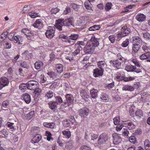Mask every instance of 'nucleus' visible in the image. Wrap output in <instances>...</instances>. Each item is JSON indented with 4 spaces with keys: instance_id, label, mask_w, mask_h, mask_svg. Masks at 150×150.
Here are the masks:
<instances>
[{
    "instance_id": "obj_63",
    "label": "nucleus",
    "mask_w": 150,
    "mask_h": 150,
    "mask_svg": "<svg viewBox=\"0 0 150 150\" xmlns=\"http://www.w3.org/2000/svg\"><path fill=\"white\" fill-rule=\"evenodd\" d=\"M135 114L136 116L141 117L143 114L142 112L140 110H138L136 111Z\"/></svg>"
},
{
    "instance_id": "obj_16",
    "label": "nucleus",
    "mask_w": 150,
    "mask_h": 150,
    "mask_svg": "<svg viewBox=\"0 0 150 150\" xmlns=\"http://www.w3.org/2000/svg\"><path fill=\"white\" fill-rule=\"evenodd\" d=\"M22 99L24 100L27 104L29 103L31 101V97L30 95L28 93H25L22 96Z\"/></svg>"
},
{
    "instance_id": "obj_31",
    "label": "nucleus",
    "mask_w": 150,
    "mask_h": 150,
    "mask_svg": "<svg viewBox=\"0 0 150 150\" xmlns=\"http://www.w3.org/2000/svg\"><path fill=\"white\" fill-rule=\"evenodd\" d=\"M57 70V72L59 73H60L63 71V66L61 64H57L56 65Z\"/></svg>"
},
{
    "instance_id": "obj_33",
    "label": "nucleus",
    "mask_w": 150,
    "mask_h": 150,
    "mask_svg": "<svg viewBox=\"0 0 150 150\" xmlns=\"http://www.w3.org/2000/svg\"><path fill=\"white\" fill-rule=\"evenodd\" d=\"M134 66L131 65H127L125 67V70L128 72H132L134 69Z\"/></svg>"
},
{
    "instance_id": "obj_15",
    "label": "nucleus",
    "mask_w": 150,
    "mask_h": 150,
    "mask_svg": "<svg viewBox=\"0 0 150 150\" xmlns=\"http://www.w3.org/2000/svg\"><path fill=\"white\" fill-rule=\"evenodd\" d=\"M130 32V29L127 26H124L121 28V33H122L123 36L125 37L127 35L129 34Z\"/></svg>"
},
{
    "instance_id": "obj_54",
    "label": "nucleus",
    "mask_w": 150,
    "mask_h": 150,
    "mask_svg": "<svg viewBox=\"0 0 150 150\" xmlns=\"http://www.w3.org/2000/svg\"><path fill=\"white\" fill-rule=\"evenodd\" d=\"M81 150H91L90 147L85 145H83L80 147Z\"/></svg>"
},
{
    "instance_id": "obj_57",
    "label": "nucleus",
    "mask_w": 150,
    "mask_h": 150,
    "mask_svg": "<svg viewBox=\"0 0 150 150\" xmlns=\"http://www.w3.org/2000/svg\"><path fill=\"white\" fill-rule=\"evenodd\" d=\"M59 10L57 7H56L54 8H52L51 11V12L52 14H56L59 11Z\"/></svg>"
},
{
    "instance_id": "obj_2",
    "label": "nucleus",
    "mask_w": 150,
    "mask_h": 150,
    "mask_svg": "<svg viewBox=\"0 0 150 150\" xmlns=\"http://www.w3.org/2000/svg\"><path fill=\"white\" fill-rule=\"evenodd\" d=\"M118 59L121 61V62L117 59L111 60L110 61V65L117 69L120 68L122 63H125L126 61L125 59L121 56L118 57Z\"/></svg>"
},
{
    "instance_id": "obj_5",
    "label": "nucleus",
    "mask_w": 150,
    "mask_h": 150,
    "mask_svg": "<svg viewBox=\"0 0 150 150\" xmlns=\"http://www.w3.org/2000/svg\"><path fill=\"white\" fill-rule=\"evenodd\" d=\"M55 28L54 26H48L45 33L46 37L50 39H51L54 36Z\"/></svg>"
},
{
    "instance_id": "obj_7",
    "label": "nucleus",
    "mask_w": 150,
    "mask_h": 150,
    "mask_svg": "<svg viewBox=\"0 0 150 150\" xmlns=\"http://www.w3.org/2000/svg\"><path fill=\"white\" fill-rule=\"evenodd\" d=\"M117 79L118 81H123L125 82H128L133 80L135 79V77H134L129 76L126 77L123 76L121 75H117Z\"/></svg>"
},
{
    "instance_id": "obj_53",
    "label": "nucleus",
    "mask_w": 150,
    "mask_h": 150,
    "mask_svg": "<svg viewBox=\"0 0 150 150\" xmlns=\"http://www.w3.org/2000/svg\"><path fill=\"white\" fill-rule=\"evenodd\" d=\"M58 86V84L57 82H54L50 86V88L52 89Z\"/></svg>"
},
{
    "instance_id": "obj_8",
    "label": "nucleus",
    "mask_w": 150,
    "mask_h": 150,
    "mask_svg": "<svg viewBox=\"0 0 150 150\" xmlns=\"http://www.w3.org/2000/svg\"><path fill=\"white\" fill-rule=\"evenodd\" d=\"M9 83V81L7 78L3 77L1 78L0 79V89L8 85Z\"/></svg>"
},
{
    "instance_id": "obj_4",
    "label": "nucleus",
    "mask_w": 150,
    "mask_h": 150,
    "mask_svg": "<svg viewBox=\"0 0 150 150\" xmlns=\"http://www.w3.org/2000/svg\"><path fill=\"white\" fill-rule=\"evenodd\" d=\"M108 139V135L105 133H103L100 134L97 143L98 144H103L105 143Z\"/></svg>"
},
{
    "instance_id": "obj_13",
    "label": "nucleus",
    "mask_w": 150,
    "mask_h": 150,
    "mask_svg": "<svg viewBox=\"0 0 150 150\" xmlns=\"http://www.w3.org/2000/svg\"><path fill=\"white\" fill-rule=\"evenodd\" d=\"M33 25L34 27L41 29L43 27V25L42 23V21L41 19L37 20L33 24Z\"/></svg>"
},
{
    "instance_id": "obj_40",
    "label": "nucleus",
    "mask_w": 150,
    "mask_h": 150,
    "mask_svg": "<svg viewBox=\"0 0 150 150\" xmlns=\"http://www.w3.org/2000/svg\"><path fill=\"white\" fill-rule=\"evenodd\" d=\"M6 126L10 129H12V130L15 129L14 128V124L9 122H8L6 124Z\"/></svg>"
},
{
    "instance_id": "obj_58",
    "label": "nucleus",
    "mask_w": 150,
    "mask_h": 150,
    "mask_svg": "<svg viewBox=\"0 0 150 150\" xmlns=\"http://www.w3.org/2000/svg\"><path fill=\"white\" fill-rule=\"evenodd\" d=\"M34 111H31L30 113L28 114L27 117L29 120L31 119L33 117V116L34 114Z\"/></svg>"
},
{
    "instance_id": "obj_60",
    "label": "nucleus",
    "mask_w": 150,
    "mask_h": 150,
    "mask_svg": "<svg viewBox=\"0 0 150 150\" xmlns=\"http://www.w3.org/2000/svg\"><path fill=\"white\" fill-rule=\"evenodd\" d=\"M116 36L117 37V40L118 41H119L122 37H124L123 36L121 32L119 33L118 34H117Z\"/></svg>"
},
{
    "instance_id": "obj_17",
    "label": "nucleus",
    "mask_w": 150,
    "mask_h": 150,
    "mask_svg": "<svg viewBox=\"0 0 150 150\" xmlns=\"http://www.w3.org/2000/svg\"><path fill=\"white\" fill-rule=\"evenodd\" d=\"M103 69H99L96 68L93 70V75L95 77H98L99 76H101L103 74Z\"/></svg>"
},
{
    "instance_id": "obj_42",
    "label": "nucleus",
    "mask_w": 150,
    "mask_h": 150,
    "mask_svg": "<svg viewBox=\"0 0 150 150\" xmlns=\"http://www.w3.org/2000/svg\"><path fill=\"white\" fill-rule=\"evenodd\" d=\"M85 7L87 10H91L92 11H93V9H92V4L89 5V4L87 2H86L84 3Z\"/></svg>"
},
{
    "instance_id": "obj_48",
    "label": "nucleus",
    "mask_w": 150,
    "mask_h": 150,
    "mask_svg": "<svg viewBox=\"0 0 150 150\" xmlns=\"http://www.w3.org/2000/svg\"><path fill=\"white\" fill-rule=\"evenodd\" d=\"M129 43V39H126L125 41H124L121 44V45L123 47H126L127 46Z\"/></svg>"
},
{
    "instance_id": "obj_22",
    "label": "nucleus",
    "mask_w": 150,
    "mask_h": 150,
    "mask_svg": "<svg viewBox=\"0 0 150 150\" xmlns=\"http://www.w3.org/2000/svg\"><path fill=\"white\" fill-rule=\"evenodd\" d=\"M141 47L140 44L135 43L133 44L132 52L134 53H137Z\"/></svg>"
},
{
    "instance_id": "obj_1",
    "label": "nucleus",
    "mask_w": 150,
    "mask_h": 150,
    "mask_svg": "<svg viewBox=\"0 0 150 150\" xmlns=\"http://www.w3.org/2000/svg\"><path fill=\"white\" fill-rule=\"evenodd\" d=\"M56 27L60 31L65 30L66 26L69 28H73L74 27L73 18L70 17L67 19H59L57 20Z\"/></svg>"
},
{
    "instance_id": "obj_27",
    "label": "nucleus",
    "mask_w": 150,
    "mask_h": 150,
    "mask_svg": "<svg viewBox=\"0 0 150 150\" xmlns=\"http://www.w3.org/2000/svg\"><path fill=\"white\" fill-rule=\"evenodd\" d=\"M123 90L132 91L134 90V88L132 86L128 85H125L122 88Z\"/></svg>"
},
{
    "instance_id": "obj_35",
    "label": "nucleus",
    "mask_w": 150,
    "mask_h": 150,
    "mask_svg": "<svg viewBox=\"0 0 150 150\" xmlns=\"http://www.w3.org/2000/svg\"><path fill=\"white\" fill-rule=\"evenodd\" d=\"M26 88H28L27 83L25 84L23 83L20 85L19 88L22 91H24L26 89Z\"/></svg>"
},
{
    "instance_id": "obj_23",
    "label": "nucleus",
    "mask_w": 150,
    "mask_h": 150,
    "mask_svg": "<svg viewBox=\"0 0 150 150\" xmlns=\"http://www.w3.org/2000/svg\"><path fill=\"white\" fill-rule=\"evenodd\" d=\"M98 91L97 90L93 88L91 90L90 92L91 97L93 98H96L98 97Z\"/></svg>"
},
{
    "instance_id": "obj_14",
    "label": "nucleus",
    "mask_w": 150,
    "mask_h": 150,
    "mask_svg": "<svg viewBox=\"0 0 150 150\" xmlns=\"http://www.w3.org/2000/svg\"><path fill=\"white\" fill-rule=\"evenodd\" d=\"M113 143L115 144H117L120 143L121 141V138L117 134H112Z\"/></svg>"
},
{
    "instance_id": "obj_56",
    "label": "nucleus",
    "mask_w": 150,
    "mask_h": 150,
    "mask_svg": "<svg viewBox=\"0 0 150 150\" xmlns=\"http://www.w3.org/2000/svg\"><path fill=\"white\" fill-rule=\"evenodd\" d=\"M116 127V130L117 131H120L122 128L123 125L121 123H119L117 125Z\"/></svg>"
},
{
    "instance_id": "obj_11",
    "label": "nucleus",
    "mask_w": 150,
    "mask_h": 150,
    "mask_svg": "<svg viewBox=\"0 0 150 150\" xmlns=\"http://www.w3.org/2000/svg\"><path fill=\"white\" fill-rule=\"evenodd\" d=\"M89 42L85 46L84 48V50L86 54H90L93 52V48L91 45H90Z\"/></svg>"
},
{
    "instance_id": "obj_10",
    "label": "nucleus",
    "mask_w": 150,
    "mask_h": 150,
    "mask_svg": "<svg viewBox=\"0 0 150 150\" xmlns=\"http://www.w3.org/2000/svg\"><path fill=\"white\" fill-rule=\"evenodd\" d=\"M49 108L54 111L57 110L58 103L55 101H51L48 103Z\"/></svg>"
},
{
    "instance_id": "obj_45",
    "label": "nucleus",
    "mask_w": 150,
    "mask_h": 150,
    "mask_svg": "<svg viewBox=\"0 0 150 150\" xmlns=\"http://www.w3.org/2000/svg\"><path fill=\"white\" fill-rule=\"evenodd\" d=\"M79 37L78 34H72L69 36V38L72 40H76Z\"/></svg>"
},
{
    "instance_id": "obj_18",
    "label": "nucleus",
    "mask_w": 150,
    "mask_h": 150,
    "mask_svg": "<svg viewBox=\"0 0 150 150\" xmlns=\"http://www.w3.org/2000/svg\"><path fill=\"white\" fill-rule=\"evenodd\" d=\"M90 45H91L93 47H97L99 45V42L97 38H92L90 41L89 42Z\"/></svg>"
},
{
    "instance_id": "obj_52",
    "label": "nucleus",
    "mask_w": 150,
    "mask_h": 150,
    "mask_svg": "<svg viewBox=\"0 0 150 150\" xmlns=\"http://www.w3.org/2000/svg\"><path fill=\"white\" fill-rule=\"evenodd\" d=\"M47 79L46 77H43L42 79H41L40 81V82L42 83H44L43 85H47L50 84V83H48V82H46Z\"/></svg>"
},
{
    "instance_id": "obj_49",
    "label": "nucleus",
    "mask_w": 150,
    "mask_h": 150,
    "mask_svg": "<svg viewBox=\"0 0 150 150\" xmlns=\"http://www.w3.org/2000/svg\"><path fill=\"white\" fill-rule=\"evenodd\" d=\"M123 134L124 136H126L127 137H130L131 134L128 130L126 129H124V131L123 132Z\"/></svg>"
},
{
    "instance_id": "obj_19",
    "label": "nucleus",
    "mask_w": 150,
    "mask_h": 150,
    "mask_svg": "<svg viewBox=\"0 0 150 150\" xmlns=\"http://www.w3.org/2000/svg\"><path fill=\"white\" fill-rule=\"evenodd\" d=\"M42 136L40 134H37L33 138L31 142L33 143H37L42 139Z\"/></svg>"
},
{
    "instance_id": "obj_43",
    "label": "nucleus",
    "mask_w": 150,
    "mask_h": 150,
    "mask_svg": "<svg viewBox=\"0 0 150 150\" xmlns=\"http://www.w3.org/2000/svg\"><path fill=\"white\" fill-rule=\"evenodd\" d=\"M38 14L36 12L34 11H32L29 13V15L32 18H35L38 16Z\"/></svg>"
},
{
    "instance_id": "obj_30",
    "label": "nucleus",
    "mask_w": 150,
    "mask_h": 150,
    "mask_svg": "<svg viewBox=\"0 0 150 150\" xmlns=\"http://www.w3.org/2000/svg\"><path fill=\"white\" fill-rule=\"evenodd\" d=\"M97 65L98 67L100 69H103L105 67V62L104 61H100L98 62Z\"/></svg>"
},
{
    "instance_id": "obj_29",
    "label": "nucleus",
    "mask_w": 150,
    "mask_h": 150,
    "mask_svg": "<svg viewBox=\"0 0 150 150\" xmlns=\"http://www.w3.org/2000/svg\"><path fill=\"white\" fill-rule=\"evenodd\" d=\"M35 68L37 69H38L41 68V67L42 66L43 64L41 61H39L36 62L35 63Z\"/></svg>"
},
{
    "instance_id": "obj_38",
    "label": "nucleus",
    "mask_w": 150,
    "mask_h": 150,
    "mask_svg": "<svg viewBox=\"0 0 150 150\" xmlns=\"http://www.w3.org/2000/svg\"><path fill=\"white\" fill-rule=\"evenodd\" d=\"M63 134L64 135L66 138H69L71 136L70 132L68 131H64L62 132Z\"/></svg>"
},
{
    "instance_id": "obj_20",
    "label": "nucleus",
    "mask_w": 150,
    "mask_h": 150,
    "mask_svg": "<svg viewBox=\"0 0 150 150\" xmlns=\"http://www.w3.org/2000/svg\"><path fill=\"white\" fill-rule=\"evenodd\" d=\"M146 16L142 13L137 14L136 16V19L140 22H142L146 19Z\"/></svg>"
},
{
    "instance_id": "obj_46",
    "label": "nucleus",
    "mask_w": 150,
    "mask_h": 150,
    "mask_svg": "<svg viewBox=\"0 0 150 150\" xmlns=\"http://www.w3.org/2000/svg\"><path fill=\"white\" fill-rule=\"evenodd\" d=\"M4 46L5 48L10 49L11 47V44L7 42H4Z\"/></svg>"
},
{
    "instance_id": "obj_24",
    "label": "nucleus",
    "mask_w": 150,
    "mask_h": 150,
    "mask_svg": "<svg viewBox=\"0 0 150 150\" xmlns=\"http://www.w3.org/2000/svg\"><path fill=\"white\" fill-rule=\"evenodd\" d=\"M133 43H135L138 44H141L142 42V40L141 38L138 36H134L132 37Z\"/></svg>"
},
{
    "instance_id": "obj_9",
    "label": "nucleus",
    "mask_w": 150,
    "mask_h": 150,
    "mask_svg": "<svg viewBox=\"0 0 150 150\" xmlns=\"http://www.w3.org/2000/svg\"><path fill=\"white\" fill-rule=\"evenodd\" d=\"M89 112V110L86 108H81L79 111V115L83 118L88 115Z\"/></svg>"
},
{
    "instance_id": "obj_64",
    "label": "nucleus",
    "mask_w": 150,
    "mask_h": 150,
    "mask_svg": "<svg viewBox=\"0 0 150 150\" xmlns=\"http://www.w3.org/2000/svg\"><path fill=\"white\" fill-rule=\"evenodd\" d=\"M70 12V8L69 7H67L66 9L64 11L63 13L65 14H67Z\"/></svg>"
},
{
    "instance_id": "obj_41",
    "label": "nucleus",
    "mask_w": 150,
    "mask_h": 150,
    "mask_svg": "<svg viewBox=\"0 0 150 150\" xmlns=\"http://www.w3.org/2000/svg\"><path fill=\"white\" fill-rule=\"evenodd\" d=\"M112 4L111 3L108 2L106 3L105 6V9L106 11H109L111 8Z\"/></svg>"
},
{
    "instance_id": "obj_47",
    "label": "nucleus",
    "mask_w": 150,
    "mask_h": 150,
    "mask_svg": "<svg viewBox=\"0 0 150 150\" xmlns=\"http://www.w3.org/2000/svg\"><path fill=\"white\" fill-rule=\"evenodd\" d=\"M21 32L28 37V34L30 33V31L27 28H23Z\"/></svg>"
},
{
    "instance_id": "obj_62",
    "label": "nucleus",
    "mask_w": 150,
    "mask_h": 150,
    "mask_svg": "<svg viewBox=\"0 0 150 150\" xmlns=\"http://www.w3.org/2000/svg\"><path fill=\"white\" fill-rule=\"evenodd\" d=\"M13 34L12 33H9L8 35V37L9 39L11 41H14V37L13 35Z\"/></svg>"
},
{
    "instance_id": "obj_55",
    "label": "nucleus",
    "mask_w": 150,
    "mask_h": 150,
    "mask_svg": "<svg viewBox=\"0 0 150 150\" xmlns=\"http://www.w3.org/2000/svg\"><path fill=\"white\" fill-rule=\"evenodd\" d=\"M30 9V6L28 5H26L23 8V11L24 12H25L26 11L27 12L28 11H29Z\"/></svg>"
},
{
    "instance_id": "obj_3",
    "label": "nucleus",
    "mask_w": 150,
    "mask_h": 150,
    "mask_svg": "<svg viewBox=\"0 0 150 150\" xmlns=\"http://www.w3.org/2000/svg\"><path fill=\"white\" fill-rule=\"evenodd\" d=\"M65 98L66 99L64 101L63 105L68 106L73 103L74 98L72 94H67L65 96Z\"/></svg>"
},
{
    "instance_id": "obj_25",
    "label": "nucleus",
    "mask_w": 150,
    "mask_h": 150,
    "mask_svg": "<svg viewBox=\"0 0 150 150\" xmlns=\"http://www.w3.org/2000/svg\"><path fill=\"white\" fill-rule=\"evenodd\" d=\"M127 121H123V122H125V123H124V124L127 125V128L130 130H132L134 129L135 128V126L132 122H127Z\"/></svg>"
},
{
    "instance_id": "obj_51",
    "label": "nucleus",
    "mask_w": 150,
    "mask_h": 150,
    "mask_svg": "<svg viewBox=\"0 0 150 150\" xmlns=\"http://www.w3.org/2000/svg\"><path fill=\"white\" fill-rule=\"evenodd\" d=\"M129 141L133 143H134L136 140V139L134 136H131V134L129 137Z\"/></svg>"
},
{
    "instance_id": "obj_12",
    "label": "nucleus",
    "mask_w": 150,
    "mask_h": 150,
    "mask_svg": "<svg viewBox=\"0 0 150 150\" xmlns=\"http://www.w3.org/2000/svg\"><path fill=\"white\" fill-rule=\"evenodd\" d=\"M22 55L23 58L25 60H29L32 57L33 54L32 53H29V52L28 50H26L22 53Z\"/></svg>"
},
{
    "instance_id": "obj_59",
    "label": "nucleus",
    "mask_w": 150,
    "mask_h": 150,
    "mask_svg": "<svg viewBox=\"0 0 150 150\" xmlns=\"http://www.w3.org/2000/svg\"><path fill=\"white\" fill-rule=\"evenodd\" d=\"M109 38L112 43H113L114 42L115 40V37L114 35H111L110 36Z\"/></svg>"
},
{
    "instance_id": "obj_6",
    "label": "nucleus",
    "mask_w": 150,
    "mask_h": 150,
    "mask_svg": "<svg viewBox=\"0 0 150 150\" xmlns=\"http://www.w3.org/2000/svg\"><path fill=\"white\" fill-rule=\"evenodd\" d=\"M28 89L30 90H34L38 87V82L35 80L29 81L27 83Z\"/></svg>"
},
{
    "instance_id": "obj_39",
    "label": "nucleus",
    "mask_w": 150,
    "mask_h": 150,
    "mask_svg": "<svg viewBox=\"0 0 150 150\" xmlns=\"http://www.w3.org/2000/svg\"><path fill=\"white\" fill-rule=\"evenodd\" d=\"M34 90H35L34 93L35 94V96L37 97H38L41 92V90L40 89L38 88V87Z\"/></svg>"
},
{
    "instance_id": "obj_34",
    "label": "nucleus",
    "mask_w": 150,
    "mask_h": 150,
    "mask_svg": "<svg viewBox=\"0 0 150 150\" xmlns=\"http://www.w3.org/2000/svg\"><path fill=\"white\" fill-rule=\"evenodd\" d=\"M54 97L56 100L55 101L57 102L58 103V104H60L62 103H63L64 101L60 96H55V95Z\"/></svg>"
},
{
    "instance_id": "obj_32",
    "label": "nucleus",
    "mask_w": 150,
    "mask_h": 150,
    "mask_svg": "<svg viewBox=\"0 0 150 150\" xmlns=\"http://www.w3.org/2000/svg\"><path fill=\"white\" fill-rule=\"evenodd\" d=\"M20 65L21 67L27 69H28L30 67L28 63L25 61H21L20 62Z\"/></svg>"
},
{
    "instance_id": "obj_37",
    "label": "nucleus",
    "mask_w": 150,
    "mask_h": 150,
    "mask_svg": "<svg viewBox=\"0 0 150 150\" xmlns=\"http://www.w3.org/2000/svg\"><path fill=\"white\" fill-rule=\"evenodd\" d=\"M145 149L148 150L150 149V144L148 140H146L144 142Z\"/></svg>"
},
{
    "instance_id": "obj_21",
    "label": "nucleus",
    "mask_w": 150,
    "mask_h": 150,
    "mask_svg": "<svg viewBox=\"0 0 150 150\" xmlns=\"http://www.w3.org/2000/svg\"><path fill=\"white\" fill-rule=\"evenodd\" d=\"M14 42L16 43H18V44H22L23 41V38L21 36L17 35L14 37Z\"/></svg>"
},
{
    "instance_id": "obj_61",
    "label": "nucleus",
    "mask_w": 150,
    "mask_h": 150,
    "mask_svg": "<svg viewBox=\"0 0 150 150\" xmlns=\"http://www.w3.org/2000/svg\"><path fill=\"white\" fill-rule=\"evenodd\" d=\"M91 140H94L95 139H96L98 137V135L97 134H95L93 133H92L91 134Z\"/></svg>"
},
{
    "instance_id": "obj_50",
    "label": "nucleus",
    "mask_w": 150,
    "mask_h": 150,
    "mask_svg": "<svg viewBox=\"0 0 150 150\" xmlns=\"http://www.w3.org/2000/svg\"><path fill=\"white\" fill-rule=\"evenodd\" d=\"M114 123L115 125H117L119 124V122L120 121V117L117 116L116 117L114 118L113 119Z\"/></svg>"
},
{
    "instance_id": "obj_28",
    "label": "nucleus",
    "mask_w": 150,
    "mask_h": 150,
    "mask_svg": "<svg viewBox=\"0 0 150 150\" xmlns=\"http://www.w3.org/2000/svg\"><path fill=\"white\" fill-rule=\"evenodd\" d=\"M53 97V93L52 91H49L46 93L45 98L46 99H48Z\"/></svg>"
},
{
    "instance_id": "obj_36",
    "label": "nucleus",
    "mask_w": 150,
    "mask_h": 150,
    "mask_svg": "<svg viewBox=\"0 0 150 150\" xmlns=\"http://www.w3.org/2000/svg\"><path fill=\"white\" fill-rule=\"evenodd\" d=\"M82 49V47L80 46H78L75 50L72 53L75 56L80 53V50Z\"/></svg>"
},
{
    "instance_id": "obj_26",
    "label": "nucleus",
    "mask_w": 150,
    "mask_h": 150,
    "mask_svg": "<svg viewBox=\"0 0 150 150\" xmlns=\"http://www.w3.org/2000/svg\"><path fill=\"white\" fill-rule=\"evenodd\" d=\"M70 6L74 9L75 11L78 12L80 11V6H81L77 5L76 4L72 3L71 4Z\"/></svg>"
},
{
    "instance_id": "obj_44",
    "label": "nucleus",
    "mask_w": 150,
    "mask_h": 150,
    "mask_svg": "<svg viewBox=\"0 0 150 150\" xmlns=\"http://www.w3.org/2000/svg\"><path fill=\"white\" fill-rule=\"evenodd\" d=\"M47 74L50 77L54 78L56 77L57 75L56 73L53 71L48 72Z\"/></svg>"
}]
</instances>
